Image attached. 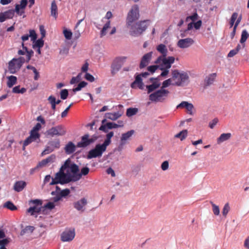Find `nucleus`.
<instances>
[{
  "mask_svg": "<svg viewBox=\"0 0 249 249\" xmlns=\"http://www.w3.org/2000/svg\"><path fill=\"white\" fill-rule=\"evenodd\" d=\"M150 22L149 19L137 20L132 23L131 25H128L126 27L129 29L131 36H138L145 31Z\"/></svg>",
  "mask_w": 249,
  "mask_h": 249,
  "instance_id": "1",
  "label": "nucleus"
},
{
  "mask_svg": "<svg viewBox=\"0 0 249 249\" xmlns=\"http://www.w3.org/2000/svg\"><path fill=\"white\" fill-rule=\"evenodd\" d=\"M72 181L74 182L73 175L65 173L64 171L60 169L59 171L55 174L54 178H52V181L50 183V185H53L57 184L63 185Z\"/></svg>",
  "mask_w": 249,
  "mask_h": 249,
  "instance_id": "2",
  "label": "nucleus"
},
{
  "mask_svg": "<svg viewBox=\"0 0 249 249\" xmlns=\"http://www.w3.org/2000/svg\"><path fill=\"white\" fill-rule=\"evenodd\" d=\"M140 17V10L138 5L136 4L133 5L127 15L126 26L131 25L132 23L138 20Z\"/></svg>",
  "mask_w": 249,
  "mask_h": 249,
  "instance_id": "3",
  "label": "nucleus"
},
{
  "mask_svg": "<svg viewBox=\"0 0 249 249\" xmlns=\"http://www.w3.org/2000/svg\"><path fill=\"white\" fill-rule=\"evenodd\" d=\"M172 73L173 79L176 81L175 83L176 86H182L188 82L189 77L186 72H179L178 70H175L172 71Z\"/></svg>",
  "mask_w": 249,
  "mask_h": 249,
  "instance_id": "4",
  "label": "nucleus"
},
{
  "mask_svg": "<svg viewBox=\"0 0 249 249\" xmlns=\"http://www.w3.org/2000/svg\"><path fill=\"white\" fill-rule=\"evenodd\" d=\"M175 60L173 56H159L155 60V63L158 64L160 70L170 69L172 64L174 63Z\"/></svg>",
  "mask_w": 249,
  "mask_h": 249,
  "instance_id": "5",
  "label": "nucleus"
},
{
  "mask_svg": "<svg viewBox=\"0 0 249 249\" xmlns=\"http://www.w3.org/2000/svg\"><path fill=\"white\" fill-rule=\"evenodd\" d=\"M169 93V90L161 88L160 89L150 94L149 96V100L152 102H162L168 97Z\"/></svg>",
  "mask_w": 249,
  "mask_h": 249,
  "instance_id": "6",
  "label": "nucleus"
},
{
  "mask_svg": "<svg viewBox=\"0 0 249 249\" xmlns=\"http://www.w3.org/2000/svg\"><path fill=\"white\" fill-rule=\"evenodd\" d=\"M107 147L103 144H97L94 148L91 149L88 152L87 155L88 159H91L97 157H101L103 153L106 151Z\"/></svg>",
  "mask_w": 249,
  "mask_h": 249,
  "instance_id": "7",
  "label": "nucleus"
},
{
  "mask_svg": "<svg viewBox=\"0 0 249 249\" xmlns=\"http://www.w3.org/2000/svg\"><path fill=\"white\" fill-rule=\"evenodd\" d=\"M98 137L96 135H93L90 137L89 134H86L81 137V141L77 143V147L85 148L94 143Z\"/></svg>",
  "mask_w": 249,
  "mask_h": 249,
  "instance_id": "8",
  "label": "nucleus"
},
{
  "mask_svg": "<svg viewBox=\"0 0 249 249\" xmlns=\"http://www.w3.org/2000/svg\"><path fill=\"white\" fill-rule=\"evenodd\" d=\"M66 133V130L62 125H58L52 127L46 131L47 135L53 137L54 136H63Z\"/></svg>",
  "mask_w": 249,
  "mask_h": 249,
  "instance_id": "9",
  "label": "nucleus"
},
{
  "mask_svg": "<svg viewBox=\"0 0 249 249\" xmlns=\"http://www.w3.org/2000/svg\"><path fill=\"white\" fill-rule=\"evenodd\" d=\"M126 59V57L122 56L117 58L114 61L111 66L112 75H114L121 69Z\"/></svg>",
  "mask_w": 249,
  "mask_h": 249,
  "instance_id": "10",
  "label": "nucleus"
},
{
  "mask_svg": "<svg viewBox=\"0 0 249 249\" xmlns=\"http://www.w3.org/2000/svg\"><path fill=\"white\" fill-rule=\"evenodd\" d=\"M112 17V13L110 11H108L105 17L102 18V22H104V20L105 19H107L108 20L105 23V25L101 30L100 37H102L107 35V29L110 28V21L109 20V19L111 18Z\"/></svg>",
  "mask_w": 249,
  "mask_h": 249,
  "instance_id": "11",
  "label": "nucleus"
},
{
  "mask_svg": "<svg viewBox=\"0 0 249 249\" xmlns=\"http://www.w3.org/2000/svg\"><path fill=\"white\" fill-rule=\"evenodd\" d=\"M30 202L33 204H35L36 206L30 207L27 210V212L30 213L31 215H34L36 213H39L41 211V206L42 205L41 201L38 199H35L31 200Z\"/></svg>",
  "mask_w": 249,
  "mask_h": 249,
  "instance_id": "12",
  "label": "nucleus"
},
{
  "mask_svg": "<svg viewBox=\"0 0 249 249\" xmlns=\"http://www.w3.org/2000/svg\"><path fill=\"white\" fill-rule=\"evenodd\" d=\"M74 230H66L61 234V240L63 242H70L72 241L75 237Z\"/></svg>",
  "mask_w": 249,
  "mask_h": 249,
  "instance_id": "13",
  "label": "nucleus"
},
{
  "mask_svg": "<svg viewBox=\"0 0 249 249\" xmlns=\"http://www.w3.org/2000/svg\"><path fill=\"white\" fill-rule=\"evenodd\" d=\"M134 130H131L122 134L120 142L119 145V148L120 149L123 148L124 146L126 144L127 141L130 139L131 137L134 134Z\"/></svg>",
  "mask_w": 249,
  "mask_h": 249,
  "instance_id": "14",
  "label": "nucleus"
},
{
  "mask_svg": "<svg viewBox=\"0 0 249 249\" xmlns=\"http://www.w3.org/2000/svg\"><path fill=\"white\" fill-rule=\"evenodd\" d=\"M21 65L17 60L13 58L9 62L8 70L11 73H15L21 68Z\"/></svg>",
  "mask_w": 249,
  "mask_h": 249,
  "instance_id": "15",
  "label": "nucleus"
},
{
  "mask_svg": "<svg viewBox=\"0 0 249 249\" xmlns=\"http://www.w3.org/2000/svg\"><path fill=\"white\" fill-rule=\"evenodd\" d=\"M194 43V40L191 38H186L179 40L177 43L178 47L181 49L187 48L191 46Z\"/></svg>",
  "mask_w": 249,
  "mask_h": 249,
  "instance_id": "16",
  "label": "nucleus"
},
{
  "mask_svg": "<svg viewBox=\"0 0 249 249\" xmlns=\"http://www.w3.org/2000/svg\"><path fill=\"white\" fill-rule=\"evenodd\" d=\"M88 203L86 198L83 197L81 199L74 202L73 204L74 208L78 211L83 212L85 211V207Z\"/></svg>",
  "mask_w": 249,
  "mask_h": 249,
  "instance_id": "17",
  "label": "nucleus"
},
{
  "mask_svg": "<svg viewBox=\"0 0 249 249\" xmlns=\"http://www.w3.org/2000/svg\"><path fill=\"white\" fill-rule=\"evenodd\" d=\"M153 52H151L145 54L142 57L140 64V68L142 69L148 64L152 58Z\"/></svg>",
  "mask_w": 249,
  "mask_h": 249,
  "instance_id": "18",
  "label": "nucleus"
},
{
  "mask_svg": "<svg viewBox=\"0 0 249 249\" xmlns=\"http://www.w3.org/2000/svg\"><path fill=\"white\" fill-rule=\"evenodd\" d=\"M14 16V11L9 10L4 12L0 13V22H3L8 19H11Z\"/></svg>",
  "mask_w": 249,
  "mask_h": 249,
  "instance_id": "19",
  "label": "nucleus"
},
{
  "mask_svg": "<svg viewBox=\"0 0 249 249\" xmlns=\"http://www.w3.org/2000/svg\"><path fill=\"white\" fill-rule=\"evenodd\" d=\"M56 160V156L54 154H52L45 159L42 160L38 163V166L43 167L46 166L49 164L53 163Z\"/></svg>",
  "mask_w": 249,
  "mask_h": 249,
  "instance_id": "20",
  "label": "nucleus"
},
{
  "mask_svg": "<svg viewBox=\"0 0 249 249\" xmlns=\"http://www.w3.org/2000/svg\"><path fill=\"white\" fill-rule=\"evenodd\" d=\"M131 87L133 89L137 87L142 89H143V83L142 82L141 75H137L136 76L135 81L131 84Z\"/></svg>",
  "mask_w": 249,
  "mask_h": 249,
  "instance_id": "21",
  "label": "nucleus"
},
{
  "mask_svg": "<svg viewBox=\"0 0 249 249\" xmlns=\"http://www.w3.org/2000/svg\"><path fill=\"white\" fill-rule=\"evenodd\" d=\"M37 136V135L36 134L35 135L30 132V136L24 141L23 150H24L25 146L29 145L32 142L36 141L37 139H39V138Z\"/></svg>",
  "mask_w": 249,
  "mask_h": 249,
  "instance_id": "22",
  "label": "nucleus"
},
{
  "mask_svg": "<svg viewBox=\"0 0 249 249\" xmlns=\"http://www.w3.org/2000/svg\"><path fill=\"white\" fill-rule=\"evenodd\" d=\"M89 171V167H85L81 169V172L77 175H73L74 181L79 180L82 176L87 175Z\"/></svg>",
  "mask_w": 249,
  "mask_h": 249,
  "instance_id": "23",
  "label": "nucleus"
},
{
  "mask_svg": "<svg viewBox=\"0 0 249 249\" xmlns=\"http://www.w3.org/2000/svg\"><path fill=\"white\" fill-rule=\"evenodd\" d=\"M27 183L24 181H16L14 185V189L17 192L22 191L26 187Z\"/></svg>",
  "mask_w": 249,
  "mask_h": 249,
  "instance_id": "24",
  "label": "nucleus"
},
{
  "mask_svg": "<svg viewBox=\"0 0 249 249\" xmlns=\"http://www.w3.org/2000/svg\"><path fill=\"white\" fill-rule=\"evenodd\" d=\"M65 152L67 154H71L76 150L75 144L71 142H69L64 148Z\"/></svg>",
  "mask_w": 249,
  "mask_h": 249,
  "instance_id": "25",
  "label": "nucleus"
},
{
  "mask_svg": "<svg viewBox=\"0 0 249 249\" xmlns=\"http://www.w3.org/2000/svg\"><path fill=\"white\" fill-rule=\"evenodd\" d=\"M231 137V133H222L217 139V143L220 144L223 142L228 141Z\"/></svg>",
  "mask_w": 249,
  "mask_h": 249,
  "instance_id": "26",
  "label": "nucleus"
},
{
  "mask_svg": "<svg viewBox=\"0 0 249 249\" xmlns=\"http://www.w3.org/2000/svg\"><path fill=\"white\" fill-rule=\"evenodd\" d=\"M216 77V73L210 74L208 76H207L204 80L205 86H208L212 85Z\"/></svg>",
  "mask_w": 249,
  "mask_h": 249,
  "instance_id": "27",
  "label": "nucleus"
},
{
  "mask_svg": "<svg viewBox=\"0 0 249 249\" xmlns=\"http://www.w3.org/2000/svg\"><path fill=\"white\" fill-rule=\"evenodd\" d=\"M122 112H120L119 111L114 113H107L105 114V117L107 119L115 121L120 118L122 116Z\"/></svg>",
  "mask_w": 249,
  "mask_h": 249,
  "instance_id": "28",
  "label": "nucleus"
},
{
  "mask_svg": "<svg viewBox=\"0 0 249 249\" xmlns=\"http://www.w3.org/2000/svg\"><path fill=\"white\" fill-rule=\"evenodd\" d=\"M156 49L158 52L161 54V55L160 56H167L168 50L166 48V46L164 44H160L157 46Z\"/></svg>",
  "mask_w": 249,
  "mask_h": 249,
  "instance_id": "29",
  "label": "nucleus"
},
{
  "mask_svg": "<svg viewBox=\"0 0 249 249\" xmlns=\"http://www.w3.org/2000/svg\"><path fill=\"white\" fill-rule=\"evenodd\" d=\"M7 86L8 88H12L17 82V78L15 76L11 75L7 77Z\"/></svg>",
  "mask_w": 249,
  "mask_h": 249,
  "instance_id": "30",
  "label": "nucleus"
},
{
  "mask_svg": "<svg viewBox=\"0 0 249 249\" xmlns=\"http://www.w3.org/2000/svg\"><path fill=\"white\" fill-rule=\"evenodd\" d=\"M57 6L55 1L53 0L51 3V15L56 19L57 18Z\"/></svg>",
  "mask_w": 249,
  "mask_h": 249,
  "instance_id": "31",
  "label": "nucleus"
},
{
  "mask_svg": "<svg viewBox=\"0 0 249 249\" xmlns=\"http://www.w3.org/2000/svg\"><path fill=\"white\" fill-rule=\"evenodd\" d=\"M160 86V84L158 82H153L151 85L146 86L147 89V93H150L155 90L156 89L159 88Z\"/></svg>",
  "mask_w": 249,
  "mask_h": 249,
  "instance_id": "32",
  "label": "nucleus"
},
{
  "mask_svg": "<svg viewBox=\"0 0 249 249\" xmlns=\"http://www.w3.org/2000/svg\"><path fill=\"white\" fill-rule=\"evenodd\" d=\"M114 133L113 131H111L109 133H108L106 135V139L104 142L102 143L105 146L107 147L108 145L110 144L111 143V139L113 136Z\"/></svg>",
  "mask_w": 249,
  "mask_h": 249,
  "instance_id": "33",
  "label": "nucleus"
},
{
  "mask_svg": "<svg viewBox=\"0 0 249 249\" xmlns=\"http://www.w3.org/2000/svg\"><path fill=\"white\" fill-rule=\"evenodd\" d=\"M187 135H188V131L187 130L185 129V130H182L179 133L175 135V138H178L181 141H183L187 137Z\"/></svg>",
  "mask_w": 249,
  "mask_h": 249,
  "instance_id": "34",
  "label": "nucleus"
},
{
  "mask_svg": "<svg viewBox=\"0 0 249 249\" xmlns=\"http://www.w3.org/2000/svg\"><path fill=\"white\" fill-rule=\"evenodd\" d=\"M48 144L50 145L53 150L55 149H58L60 146V141L59 139L50 141L48 143Z\"/></svg>",
  "mask_w": 249,
  "mask_h": 249,
  "instance_id": "35",
  "label": "nucleus"
},
{
  "mask_svg": "<svg viewBox=\"0 0 249 249\" xmlns=\"http://www.w3.org/2000/svg\"><path fill=\"white\" fill-rule=\"evenodd\" d=\"M22 46L23 49L25 51V52L27 53L26 62H28L33 56L34 52L32 50L28 51L27 48L24 46V44L23 43H22Z\"/></svg>",
  "mask_w": 249,
  "mask_h": 249,
  "instance_id": "36",
  "label": "nucleus"
},
{
  "mask_svg": "<svg viewBox=\"0 0 249 249\" xmlns=\"http://www.w3.org/2000/svg\"><path fill=\"white\" fill-rule=\"evenodd\" d=\"M41 128V124L39 123H37L35 126L33 128V129L31 131V133L33 134H36L37 135V137L40 138V134L38 132Z\"/></svg>",
  "mask_w": 249,
  "mask_h": 249,
  "instance_id": "37",
  "label": "nucleus"
},
{
  "mask_svg": "<svg viewBox=\"0 0 249 249\" xmlns=\"http://www.w3.org/2000/svg\"><path fill=\"white\" fill-rule=\"evenodd\" d=\"M173 81H174L173 77L171 78H169L164 81L162 83L161 88H162V89H164L165 88L169 87L170 85H175V83H172Z\"/></svg>",
  "mask_w": 249,
  "mask_h": 249,
  "instance_id": "38",
  "label": "nucleus"
},
{
  "mask_svg": "<svg viewBox=\"0 0 249 249\" xmlns=\"http://www.w3.org/2000/svg\"><path fill=\"white\" fill-rule=\"evenodd\" d=\"M4 207L7 208L11 211H15L17 210V207L12 202L8 201L4 204Z\"/></svg>",
  "mask_w": 249,
  "mask_h": 249,
  "instance_id": "39",
  "label": "nucleus"
},
{
  "mask_svg": "<svg viewBox=\"0 0 249 249\" xmlns=\"http://www.w3.org/2000/svg\"><path fill=\"white\" fill-rule=\"evenodd\" d=\"M249 36V34L246 30H243L241 34V37L240 40L241 43H244Z\"/></svg>",
  "mask_w": 249,
  "mask_h": 249,
  "instance_id": "40",
  "label": "nucleus"
},
{
  "mask_svg": "<svg viewBox=\"0 0 249 249\" xmlns=\"http://www.w3.org/2000/svg\"><path fill=\"white\" fill-rule=\"evenodd\" d=\"M138 112V109L136 108H129L126 110V116L131 117L134 115Z\"/></svg>",
  "mask_w": 249,
  "mask_h": 249,
  "instance_id": "41",
  "label": "nucleus"
},
{
  "mask_svg": "<svg viewBox=\"0 0 249 249\" xmlns=\"http://www.w3.org/2000/svg\"><path fill=\"white\" fill-rule=\"evenodd\" d=\"M43 38L38 39L37 40L35 43L33 45V47L34 49L36 48H42L44 45V41L42 39Z\"/></svg>",
  "mask_w": 249,
  "mask_h": 249,
  "instance_id": "42",
  "label": "nucleus"
},
{
  "mask_svg": "<svg viewBox=\"0 0 249 249\" xmlns=\"http://www.w3.org/2000/svg\"><path fill=\"white\" fill-rule=\"evenodd\" d=\"M35 230V228L33 226H26L23 230H22L20 232V235H24L26 232L29 231L30 232H32L34 230Z\"/></svg>",
  "mask_w": 249,
  "mask_h": 249,
  "instance_id": "43",
  "label": "nucleus"
},
{
  "mask_svg": "<svg viewBox=\"0 0 249 249\" xmlns=\"http://www.w3.org/2000/svg\"><path fill=\"white\" fill-rule=\"evenodd\" d=\"M230 210V207L229 204L227 203L225 204L223 210H222V214L224 217H226L227 214Z\"/></svg>",
  "mask_w": 249,
  "mask_h": 249,
  "instance_id": "44",
  "label": "nucleus"
},
{
  "mask_svg": "<svg viewBox=\"0 0 249 249\" xmlns=\"http://www.w3.org/2000/svg\"><path fill=\"white\" fill-rule=\"evenodd\" d=\"M87 85V83L85 81L81 82L77 86V87L72 89L73 91L75 92L79 91L82 88L85 87Z\"/></svg>",
  "mask_w": 249,
  "mask_h": 249,
  "instance_id": "45",
  "label": "nucleus"
},
{
  "mask_svg": "<svg viewBox=\"0 0 249 249\" xmlns=\"http://www.w3.org/2000/svg\"><path fill=\"white\" fill-rule=\"evenodd\" d=\"M70 169L71 172L72 173V175H77V172L79 171V167L75 163H72L71 165Z\"/></svg>",
  "mask_w": 249,
  "mask_h": 249,
  "instance_id": "46",
  "label": "nucleus"
},
{
  "mask_svg": "<svg viewBox=\"0 0 249 249\" xmlns=\"http://www.w3.org/2000/svg\"><path fill=\"white\" fill-rule=\"evenodd\" d=\"M63 34L65 37L68 40H70L71 38L72 33L70 30L65 29L63 30Z\"/></svg>",
  "mask_w": 249,
  "mask_h": 249,
  "instance_id": "47",
  "label": "nucleus"
},
{
  "mask_svg": "<svg viewBox=\"0 0 249 249\" xmlns=\"http://www.w3.org/2000/svg\"><path fill=\"white\" fill-rule=\"evenodd\" d=\"M211 204L213 207V212L215 215H218L220 213L219 207L214 204L213 202H211Z\"/></svg>",
  "mask_w": 249,
  "mask_h": 249,
  "instance_id": "48",
  "label": "nucleus"
},
{
  "mask_svg": "<svg viewBox=\"0 0 249 249\" xmlns=\"http://www.w3.org/2000/svg\"><path fill=\"white\" fill-rule=\"evenodd\" d=\"M10 242L9 239L5 238L0 240V249L3 248V249H6L5 246L8 244Z\"/></svg>",
  "mask_w": 249,
  "mask_h": 249,
  "instance_id": "49",
  "label": "nucleus"
},
{
  "mask_svg": "<svg viewBox=\"0 0 249 249\" xmlns=\"http://www.w3.org/2000/svg\"><path fill=\"white\" fill-rule=\"evenodd\" d=\"M29 37H31V40L33 42L35 41L37 38V35L34 30H29Z\"/></svg>",
  "mask_w": 249,
  "mask_h": 249,
  "instance_id": "50",
  "label": "nucleus"
},
{
  "mask_svg": "<svg viewBox=\"0 0 249 249\" xmlns=\"http://www.w3.org/2000/svg\"><path fill=\"white\" fill-rule=\"evenodd\" d=\"M237 17L238 14L237 13L234 12L232 14L230 22L231 27H232L233 26L234 22L237 18Z\"/></svg>",
  "mask_w": 249,
  "mask_h": 249,
  "instance_id": "51",
  "label": "nucleus"
},
{
  "mask_svg": "<svg viewBox=\"0 0 249 249\" xmlns=\"http://www.w3.org/2000/svg\"><path fill=\"white\" fill-rule=\"evenodd\" d=\"M71 160L69 159H67L60 169H62L63 171H65V170L68 168H70L71 165Z\"/></svg>",
  "mask_w": 249,
  "mask_h": 249,
  "instance_id": "52",
  "label": "nucleus"
},
{
  "mask_svg": "<svg viewBox=\"0 0 249 249\" xmlns=\"http://www.w3.org/2000/svg\"><path fill=\"white\" fill-rule=\"evenodd\" d=\"M53 149L49 145V146H47L45 150L42 152L41 156H43L44 155L48 154L53 152Z\"/></svg>",
  "mask_w": 249,
  "mask_h": 249,
  "instance_id": "53",
  "label": "nucleus"
},
{
  "mask_svg": "<svg viewBox=\"0 0 249 249\" xmlns=\"http://www.w3.org/2000/svg\"><path fill=\"white\" fill-rule=\"evenodd\" d=\"M68 91L67 89H62L60 92V97L62 99L65 100L68 97Z\"/></svg>",
  "mask_w": 249,
  "mask_h": 249,
  "instance_id": "54",
  "label": "nucleus"
},
{
  "mask_svg": "<svg viewBox=\"0 0 249 249\" xmlns=\"http://www.w3.org/2000/svg\"><path fill=\"white\" fill-rule=\"evenodd\" d=\"M81 73H79L77 75V76L73 77L70 81V83L71 84H74L75 83L78 82L81 79Z\"/></svg>",
  "mask_w": 249,
  "mask_h": 249,
  "instance_id": "55",
  "label": "nucleus"
},
{
  "mask_svg": "<svg viewBox=\"0 0 249 249\" xmlns=\"http://www.w3.org/2000/svg\"><path fill=\"white\" fill-rule=\"evenodd\" d=\"M198 18V15L196 13H195L193 15L188 16L186 18V21H188L189 19H191L194 22V21H196Z\"/></svg>",
  "mask_w": 249,
  "mask_h": 249,
  "instance_id": "56",
  "label": "nucleus"
},
{
  "mask_svg": "<svg viewBox=\"0 0 249 249\" xmlns=\"http://www.w3.org/2000/svg\"><path fill=\"white\" fill-rule=\"evenodd\" d=\"M70 193V191L69 189H64L60 192L59 194L61 196V197H66L68 196Z\"/></svg>",
  "mask_w": 249,
  "mask_h": 249,
  "instance_id": "57",
  "label": "nucleus"
},
{
  "mask_svg": "<svg viewBox=\"0 0 249 249\" xmlns=\"http://www.w3.org/2000/svg\"><path fill=\"white\" fill-rule=\"evenodd\" d=\"M158 69H159V66L158 64H156V65H152L148 67L147 70L151 73H154Z\"/></svg>",
  "mask_w": 249,
  "mask_h": 249,
  "instance_id": "58",
  "label": "nucleus"
},
{
  "mask_svg": "<svg viewBox=\"0 0 249 249\" xmlns=\"http://www.w3.org/2000/svg\"><path fill=\"white\" fill-rule=\"evenodd\" d=\"M107 128L108 129H111L112 128H118L117 126V124L115 123L109 122L107 123Z\"/></svg>",
  "mask_w": 249,
  "mask_h": 249,
  "instance_id": "59",
  "label": "nucleus"
},
{
  "mask_svg": "<svg viewBox=\"0 0 249 249\" xmlns=\"http://www.w3.org/2000/svg\"><path fill=\"white\" fill-rule=\"evenodd\" d=\"M15 12L19 16H22L24 14V11L23 10H20L19 5L16 4L15 6Z\"/></svg>",
  "mask_w": 249,
  "mask_h": 249,
  "instance_id": "60",
  "label": "nucleus"
},
{
  "mask_svg": "<svg viewBox=\"0 0 249 249\" xmlns=\"http://www.w3.org/2000/svg\"><path fill=\"white\" fill-rule=\"evenodd\" d=\"M85 78L86 80L92 82L95 80L94 77L90 73L87 72L85 74Z\"/></svg>",
  "mask_w": 249,
  "mask_h": 249,
  "instance_id": "61",
  "label": "nucleus"
},
{
  "mask_svg": "<svg viewBox=\"0 0 249 249\" xmlns=\"http://www.w3.org/2000/svg\"><path fill=\"white\" fill-rule=\"evenodd\" d=\"M218 122V119L214 118L211 122H210L209 123V127L213 129L215 126V125L217 124Z\"/></svg>",
  "mask_w": 249,
  "mask_h": 249,
  "instance_id": "62",
  "label": "nucleus"
},
{
  "mask_svg": "<svg viewBox=\"0 0 249 249\" xmlns=\"http://www.w3.org/2000/svg\"><path fill=\"white\" fill-rule=\"evenodd\" d=\"M186 109L187 110V111H188V113L191 114V115H192L193 114V109H194V106L191 103H188V104L187 105V106H186Z\"/></svg>",
  "mask_w": 249,
  "mask_h": 249,
  "instance_id": "63",
  "label": "nucleus"
},
{
  "mask_svg": "<svg viewBox=\"0 0 249 249\" xmlns=\"http://www.w3.org/2000/svg\"><path fill=\"white\" fill-rule=\"evenodd\" d=\"M169 162L168 161H163L161 165V168L162 170L165 171L168 169Z\"/></svg>",
  "mask_w": 249,
  "mask_h": 249,
  "instance_id": "64",
  "label": "nucleus"
}]
</instances>
